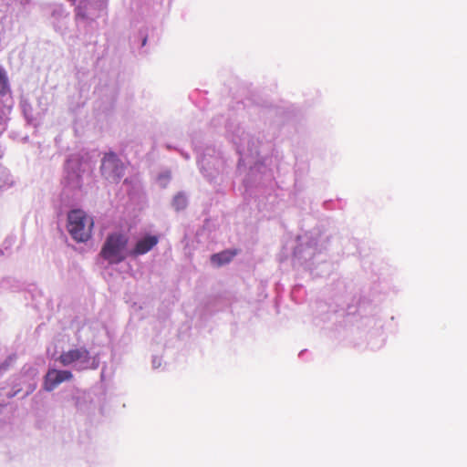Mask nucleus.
Here are the masks:
<instances>
[{
    "instance_id": "f257e3e1",
    "label": "nucleus",
    "mask_w": 467,
    "mask_h": 467,
    "mask_svg": "<svg viewBox=\"0 0 467 467\" xmlns=\"http://www.w3.org/2000/svg\"><path fill=\"white\" fill-rule=\"evenodd\" d=\"M129 238L126 234L120 233L110 234L107 236L99 256L109 265H118L127 258V245Z\"/></svg>"
},
{
    "instance_id": "f03ea898",
    "label": "nucleus",
    "mask_w": 467,
    "mask_h": 467,
    "mask_svg": "<svg viewBox=\"0 0 467 467\" xmlns=\"http://www.w3.org/2000/svg\"><path fill=\"white\" fill-rule=\"evenodd\" d=\"M94 221L82 210H73L67 215V230L77 242H86L91 237Z\"/></svg>"
},
{
    "instance_id": "7ed1b4c3",
    "label": "nucleus",
    "mask_w": 467,
    "mask_h": 467,
    "mask_svg": "<svg viewBox=\"0 0 467 467\" xmlns=\"http://www.w3.org/2000/svg\"><path fill=\"white\" fill-rule=\"evenodd\" d=\"M100 171L107 180L118 182L124 175V165L114 152H108L102 159Z\"/></svg>"
},
{
    "instance_id": "20e7f679",
    "label": "nucleus",
    "mask_w": 467,
    "mask_h": 467,
    "mask_svg": "<svg viewBox=\"0 0 467 467\" xmlns=\"http://www.w3.org/2000/svg\"><path fill=\"white\" fill-rule=\"evenodd\" d=\"M58 361L63 366H69L76 362H79L81 364H88L90 361V353L84 347L72 348L62 352L58 358Z\"/></svg>"
},
{
    "instance_id": "39448f33",
    "label": "nucleus",
    "mask_w": 467,
    "mask_h": 467,
    "mask_svg": "<svg viewBox=\"0 0 467 467\" xmlns=\"http://www.w3.org/2000/svg\"><path fill=\"white\" fill-rule=\"evenodd\" d=\"M72 378L73 374L68 370L49 369L45 377L44 389L51 391L60 383L70 380Z\"/></svg>"
},
{
    "instance_id": "423d86ee",
    "label": "nucleus",
    "mask_w": 467,
    "mask_h": 467,
    "mask_svg": "<svg viewBox=\"0 0 467 467\" xmlns=\"http://www.w3.org/2000/svg\"><path fill=\"white\" fill-rule=\"evenodd\" d=\"M158 241L157 236L147 235L136 243L134 248L129 252V255L136 257L145 254L158 244Z\"/></svg>"
},
{
    "instance_id": "0eeeda50",
    "label": "nucleus",
    "mask_w": 467,
    "mask_h": 467,
    "mask_svg": "<svg viewBox=\"0 0 467 467\" xmlns=\"http://www.w3.org/2000/svg\"><path fill=\"white\" fill-rule=\"evenodd\" d=\"M237 254V250H224L223 252L214 254L211 256V262L216 265L221 266L223 265L230 263L233 258Z\"/></svg>"
},
{
    "instance_id": "6e6552de",
    "label": "nucleus",
    "mask_w": 467,
    "mask_h": 467,
    "mask_svg": "<svg viewBox=\"0 0 467 467\" xmlns=\"http://www.w3.org/2000/svg\"><path fill=\"white\" fill-rule=\"evenodd\" d=\"M172 206L176 211L183 210L187 206L186 197L182 193L177 194L173 199Z\"/></svg>"
},
{
    "instance_id": "1a4fd4ad",
    "label": "nucleus",
    "mask_w": 467,
    "mask_h": 467,
    "mask_svg": "<svg viewBox=\"0 0 467 467\" xmlns=\"http://www.w3.org/2000/svg\"><path fill=\"white\" fill-rule=\"evenodd\" d=\"M86 9H87V5H82L80 4L77 8H76V17L78 19H87L88 16L86 13Z\"/></svg>"
},
{
    "instance_id": "9d476101",
    "label": "nucleus",
    "mask_w": 467,
    "mask_h": 467,
    "mask_svg": "<svg viewBox=\"0 0 467 467\" xmlns=\"http://www.w3.org/2000/svg\"><path fill=\"white\" fill-rule=\"evenodd\" d=\"M7 88V80L5 73L0 69V94L5 93Z\"/></svg>"
}]
</instances>
